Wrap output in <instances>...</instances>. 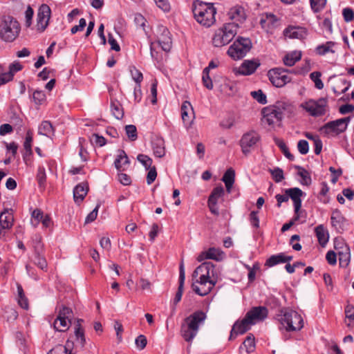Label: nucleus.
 Returning <instances> with one entry per match:
<instances>
[{"instance_id": "f257e3e1", "label": "nucleus", "mask_w": 354, "mask_h": 354, "mask_svg": "<svg viewBox=\"0 0 354 354\" xmlns=\"http://www.w3.org/2000/svg\"><path fill=\"white\" fill-rule=\"evenodd\" d=\"M207 319L203 310H196L184 319L180 326V334L185 341L191 343L197 335L199 328Z\"/></svg>"}, {"instance_id": "f03ea898", "label": "nucleus", "mask_w": 354, "mask_h": 354, "mask_svg": "<svg viewBox=\"0 0 354 354\" xmlns=\"http://www.w3.org/2000/svg\"><path fill=\"white\" fill-rule=\"evenodd\" d=\"M192 9L194 19L201 25L209 28L215 24L217 10L214 3L195 0Z\"/></svg>"}, {"instance_id": "7ed1b4c3", "label": "nucleus", "mask_w": 354, "mask_h": 354, "mask_svg": "<svg viewBox=\"0 0 354 354\" xmlns=\"http://www.w3.org/2000/svg\"><path fill=\"white\" fill-rule=\"evenodd\" d=\"M21 30L19 23L12 16H4L0 22V39L12 42L19 36Z\"/></svg>"}, {"instance_id": "20e7f679", "label": "nucleus", "mask_w": 354, "mask_h": 354, "mask_svg": "<svg viewBox=\"0 0 354 354\" xmlns=\"http://www.w3.org/2000/svg\"><path fill=\"white\" fill-rule=\"evenodd\" d=\"M279 317L281 324L288 331L299 330L304 326L302 317L295 310H286L281 311V314Z\"/></svg>"}, {"instance_id": "39448f33", "label": "nucleus", "mask_w": 354, "mask_h": 354, "mask_svg": "<svg viewBox=\"0 0 354 354\" xmlns=\"http://www.w3.org/2000/svg\"><path fill=\"white\" fill-rule=\"evenodd\" d=\"M252 41L248 37H238L229 47L227 55L234 60L244 57L252 48Z\"/></svg>"}, {"instance_id": "423d86ee", "label": "nucleus", "mask_w": 354, "mask_h": 354, "mask_svg": "<svg viewBox=\"0 0 354 354\" xmlns=\"http://www.w3.org/2000/svg\"><path fill=\"white\" fill-rule=\"evenodd\" d=\"M288 73H297L295 70H288L279 67L269 70L267 75L274 86L281 88L292 80V78L287 75Z\"/></svg>"}, {"instance_id": "0eeeda50", "label": "nucleus", "mask_w": 354, "mask_h": 354, "mask_svg": "<svg viewBox=\"0 0 354 354\" xmlns=\"http://www.w3.org/2000/svg\"><path fill=\"white\" fill-rule=\"evenodd\" d=\"M327 106V100L321 97L317 100L313 99L308 100L300 104L299 107L302 108L310 115L313 117H319L324 115L326 112V107Z\"/></svg>"}, {"instance_id": "6e6552de", "label": "nucleus", "mask_w": 354, "mask_h": 354, "mask_svg": "<svg viewBox=\"0 0 354 354\" xmlns=\"http://www.w3.org/2000/svg\"><path fill=\"white\" fill-rule=\"evenodd\" d=\"M263 122L268 125L279 123L283 118V113L279 108L275 106L265 107L262 109Z\"/></svg>"}, {"instance_id": "1a4fd4ad", "label": "nucleus", "mask_w": 354, "mask_h": 354, "mask_svg": "<svg viewBox=\"0 0 354 354\" xmlns=\"http://www.w3.org/2000/svg\"><path fill=\"white\" fill-rule=\"evenodd\" d=\"M198 279H212L216 278L215 276L214 265L209 261L204 262L198 266L193 272V277H198Z\"/></svg>"}, {"instance_id": "9d476101", "label": "nucleus", "mask_w": 354, "mask_h": 354, "mask_svg": "<svg viewBox=\"0 0 354 354\" xmlns=\"http://www.w3.org/2000/svg\"><path fill=\"white\" fill-rule=\"evenodd\" d=\"M227 17L229 20L228 22L238 25L239 28L245 22L247 18L244 8L240 5H236L230 8L227 12Z\"/></svg>"}, {"instance_id": "9b49d317", "label": "nucleus", "mask_w": 354, "mask_h": 354, "mask_svg": "<svg viewBox=\"0 0 354 354\" xmlns=\"http://www.w3.org/2000/svg\"><path fill=\"white\" fill-rule=\"evenodd\" d=\"M217 283L216 278L212 279H196V283L192 285V290L200 296L209 294Z\"/></svg>"}, {"instance_id": "f8f14e48", "label": "nucleus", "mask_w": 354, "mask_h": 354, "mask_svg": "<svg viewBox=\"0 0 354 354\" xmlns=\"http://www.w3.org/2000/svg\"><path fill=\"white\" fill-rule=\"evenodd\" d=\"M285 193L288 194V198H290L294 203L295 220L298 221L300 217L301 199L304 192L298 187H293L285 189Z\"/></svg>"}, {"instance_id": "ddd939ff", "label": "nucleus", "mask_w": 354, "mask_h": 354, "mask_svg": "<svg viewBox=\"0 0 354 354\" xmlns=\"http://www.w3.org/2000/svg\"><path fill=\"white\" fill-rule=\"evenodd\" d=\"M259 139V135L254 131L243 134L240 140L242 152L245 155H248L250 152V149L257 143Z\"/></svg>"}, {"instance_id": "4468645a", "label": "nucleus", "mask_w": 354, "mask_h": 354, "mask_svg": "<svg viewBox=\"0 0 354 354\" xmlns=\"http://www.w3.org/2000/svg\"><path fill=\"white\" fill-rule=\"evenodd\" d=\"M157 42L162 50L169 52L171 48L170 32L164 26H159L157 29Z\"/></svg>"}, {"instance_id": "2eb2a0df", "label": "nucleus", "mask_w": 354, "mask_h": 354, "mask_svg": "<svg viewBox=\"0 0 354 354\" xmlns=\"http://www.w3.org/2000/svg\"><path fill=\"white\" fill-rule=\"evenodd\" d=\"M51 10L47 4H42L37 13V26L40 32H43L47 28L50 17Z\"/></svg>"}, {"instance_id": "dca6fc26", "label": "nucleus", "mask_w": 354, "mask_h": 354, "mask_svg": "<svg viewBox=\"0 0 354 354\" xmlns=\"http://www.w3.org/2000/svg\"><path fill=\"white\" fill-rule=\"evenodd\" d=\"M346 130L343 125V120L339 119L328 122L321 128V131L324 134L332 136H337Z\"/></svg>"}, {"instance_id": "f3484780", "label": "nucleus", "mask_w": 354, "mask_h": 354, "mask_svg": "<svg viewBox=\"0 0 354 354\" xmlns=\"http://www.w3.org/2000/svg\"><path fill=\"white\" fill-rule=\"evenodd\" d=\"M14 223V217L12 209H4L0 214V237L6 236V230L12 228Z\"/></svg>"}, {"instance_id": "a211bd4d", "label": "nucleus", "mask_w": 354, "mask_h": 354, "mask_svg": "<svg viewBox=\"0 0 354 354\" xmlns=\"http://www.w3.org/2000/svg\"><path fill=\"white\" fill-rule=\"evenodd\" d=\"M268 314V310L265 306L252 307L246 314L245 316L254 325L258 322L264 320Z\"/></svg>"}, {"instance_id": "6ab92c4d", "label": "nucleus", "mask_w": 354, "mask_h": 354, "mask_svg": "<svg viewBox=\"0 0 354 354\" xmlns=\"http://www.w3.org/2000/svg\"><path fill=\"white\" fill-rule=\"evenodd\" d=\"M253 324L247 318L246 316L241 320L236 321L230 333V340H232L236 337V336L239 334H243L250 329L251 326Z\"/></svg>"}, {"instance_id": "aec40b11", "label": "nucleus", "mask_w": 354, "mask_h": 354, "mask_svg": "<svg viewBox=\"0 0 354 354\" xmlns=\"http://www.w3.org/2000/svg\"><path fill=\"white\" fill-rule=\"evenodd\" d=\"M260 64L257 59L244 60L237 68L236 73L242 75H250L257 71Z\"/></svg>"}, {"instance_id": "412c9836", "label": "nucleus", "mask_w": 354, "mask_h": 354, "mask_svg": "<svg viewBox=\"0 0 354 354\" xmlns=\"http://www.w3.org/2000/svg\"><path fill=\"white\" fill-rule=\"evenodd\" d=\"M194 110L189 102L185 101L181 106V117L185 125L189 126L194 118Z\"/></svg>"}, {"instance_id": "4be33fe9", "label": "nucleus", "mask_w": 354, "mask_h": 354, "mask_svg": "<svg viewBox=\"0 0 354 354\" xmlns=\"http://www.w3.org/2000/svg\"><path fill=\"white\" fill-rule=\"evenodd\" d=\"M307 35L305 28L291 26L284 30V35L291 39H304Z\"/></svg>"}, {"instance_id": "5701e85b", "label": "nucleus", "mask_w": 354, "mask_h": 354, "mask_svg": "<svg viewBox=\"0 0 354 354\" xmlns=\"http://www.w3.org/2000/svg\"><path fill=\"white\" fill-rule=\"evenodd\" d=\"M330 220L333 227H334L337 231L342 232L344 230L345 218L339 210L335 209L333 211Z\"/></svg>"}, {"instance_id": "b1692460", "label": "nucleus", "mask_w": 354, "mask_h": 354, "mask_svg": "<svg viewBox=\"0 0 354 354\" xmlns=\"http://www.w3.org/2000/svg\"><path fill=\"white\" fill-rule=\"evenodd\" d=\"M88 191V186L86 183H82L77 185L73 189V198L76 203H80L86 196Z\"/></svg>"}, {"instance_id": "393cba45", "label": "nucleus", "mask_w": 354, "mask_h": 354, "mask_svg": "<svg viewBox=\"0 0 354 354\" xmlns=\"http://www.w3.org/2000/svg\"><path fill=\"white\" fill-rule=\"evenodd\" d=\"M185 269H184V263L183 261H181L180 264L179 268V285L178 291L176 293L174 299V304L176 305L181 299L183 292V287L185 283Z\"/></svg>"}, {"instance_id": "a878e982", "label": "nucleus", "mask_w": 354, "mask_h": 354, "mask_svg": "<svg viewBox=\"0 0 354 354\" xmlns=\"http://www.w3.org/2000/svg\"><path fill=\"white\" fill-rule=\"evenodd\" d=\"M232 40L223 33V30L218 28L214 33L212 42L215 47H222L230 44Z\"/></svg>"}, {"instance_id": "bb28decb", "label": "nucleus", "mask_w": 354, "mask_h": 354, "mask_svg": "<svg viewBox=\"0 0 354 354\" xmlns=\"http://www.w3.org/2000/svg\"><path fill=\"white\" fill-rule=\"evenodd\" d=\"M341 250L338 251L337 254L339 257V263L340 267L346 268L351 261V253L349 247L342 243Z\"/></svg>"}, {"instance_id": "cd10ccee", "label": "nucleus", "mask_w": 354, "mask_h": 354, "mask_svg": "<svg viewBox=\"0 0 354 354\" xmlns=\"http://www.w3.org/2000/svg\"><path fill=\"white\" fill-rule=\"evenodd\" d=\"M152 149L155 156L162 158L165 154V141L159 137L154 138L151 141Z\"/></svg>"}, {"instance_id": "c85d7f7f", "label": "nucleus", "mask_w": 354, "mask_h": 354, "mask_svg": "<svg viewBox=\"0 0 354 354\" xmlns=\"http://www.w3.org/2000/svg\"><path fill=\"white\" fill-rule=\"evenodd\" d=\"M130 164L129 159L124 150H119L117 158L114 161L115 168L118 171L124 170L126 166Z\"/></svg>"}, {"instance_id": "c756f323", "label": "nucleus", "mask_w": 354, "mask_h": 354, "mask_svg": "<svg viewBox=\"0 0 354 354\" xmlns=\"http://www.w3.org/2000/svg\"><path fill=\"white\" fill-rule=\"evenodd\" d=\"M315 232L317 238L319 243L324 247L328 241L329 234L328 230L323 225H319L315 229Z\"/></svg>"}, {"instance_id": "7c9ffc66", "label": "nucleus", "mask_w": 354, "mask_h": 354, "mask_svg": "<svg viewBox=\"0 0 354 354\" xmlns=\"http://www.w3.org/2000/svg\"><path fill=\"white\" fill-rule=\"evenodd\" d=\"M219 28L223 30V33L225 34L227 37L232 40L236 35L239 28L236 24L226 22Z\"/></svg>"}, {"instance_id": "2f4dec72", "label": "nucleus", "mask_w": 354, "mask_h": 354, "mask_svg": "<svg viewBox=\"0 0 354 354\" xmlns=\"http://www.w3.org/2000/svg\"><path fill=\"white\" fill-rule=\"evenodd\" d=\"M301 58V53L300 51H292L286 55L283 59V64L287 66H292L295 63Z\"/></svg>"}, {"instance_id": "473e14b6", "label": "nucleus", "mask_w": 354, "mask_h": 354, "mask_svg": "<svg viewBox=\"0 0 354 354\" xmlns=\"http://www.w3.org/2000/svg\"><path fill=\"white\" fill-rule=\"evenodd\" d=\"M71 324V320L57 317L53 323V326L57 331L65 332L69 328Z\"/></svg>"}, {"instance_id": "72a5a7b5", "label": "nucleus", "mask_w": 354, "mask_h": 354, "mask_svg": "<svg viewBox=\"0 0 354 354\" xmlns=\"http://www.w3.org/2000/svg\"><path fill=\"white\" fill-rule=\"evenodd\" d=\"M111 111L113 115L118 120L122 119L124 115V111L121 104L116 100L111 101Z\"/></svg>"}, {"instance_id": "f704fd0d", "label": "nucleus", "mask_w": 354, "mask_h": 354, "mask_svg": "<svg viewBox=\"0 0 354 354\" xmlns=\"http://www.w3.org/2000/svg\"><path fill=\"white\" fill-rule=\"evenodd\" d=\"M335 45L333 41H326L325 44L319 45L315 48V52L319 55H324L328 53H335L333 47Z\"/></svg>"}, {"instance_id": "c9c22d12", "label": "nucleus", "mask_w": 354, "mask_h": 354, "mask_svg": "<svg viewBox=\"0 0 354 354\" xmlns=\"http://www.w3.org/2000/svg\"><path fill=\"white\" fill-rule=\"evenodd\" d=\"M82 322H83V320L81 319H78L77 320V324L75 326V335L76 338L80 339L82 347H84L86 344V339L84 336V331L82 326Z\"/></svg>"}, {"instance_id": "e433bc0d", "label": "nucleus", "mask_w": 354, "mask_h": 354, "mask_svg": "<svg viewBox=\"0 0 354 354\" xmlns=\"http://www.w3.org/2000/svg\"><path fill=\"white\" fill-rule=\"evenodd\" d=\"M224 194V189L220 185L213 189L211 194L209 196L208 201L212 205L217 204L218 200Z\"/></svg>"}, {"instance_id": "4c0bfd02", "label": "nucleus", "mask_w": 354, "mask_h": 354, "mask_svg": "<svg viewBox=\"0 0 354 354\" xmlns=\"http://www.w3.org/2000/svg\"><path fill=\"white\" fill-rule=\"evenodd\" d=\"M206 252L209 259L220 261L223 259L224 252L220 248H209Z\"/></svg>"}, {"instance_id": "58836bf2", "label": "nucleus", "mask_w": 354, "mask_h": 354, "mask_svg": "<svg viewBox=\"0 0 354 354\" xmlns=\"http://www.w3.org/2000/svg\"><path fill=\"white\" fill-rule=\"evenodd\" d=\"M33 263L41 270L47 271L48 263L44 253L34 254Z\"/></svg>"}, {"instance_id": "ea45409f", "label": "nucleus", "mask_w": 354, "mask_h": 354, "mask_svg": "<svg viewBox=\"0 0 354 354\" xmlns=\"http://www.w3.org/2000/svg\"><path fill=\"white\" fill-rule=\"evenodd\" d=\"M283 253H279L270 256L266 261L265 266L268 267H272L279 263H283Z\"/></svg>"}, {"instance_id": "a19ab883", "label": "nucleus", "mask_w": 354, "mask_h": 354, "mask_svg": "<svg viewBox=\"0 0 354 354\" xmlns=\"http://www.w3.org/2000/svg\"><path fill=\"white\" fill-rule=\"evenodd\" d=\"M53 133V127L49 121H43L39 127V133L49 136Z\"/></svg>"}, {"instance_id": "79ce46f5", "label": "nucleus", "mask_w": 354, "mask_h": 354, "mask_svg": "<svg viewBox=\"0 0 354 354\" xmlns=\"http://www.w3.org/2000/svg\"><path fill=\"white\" fill-rule=\"evenodd\" d=\"M32 242L34 254L44 253V244L41 243V238L39 235H35L32 238Z\"/></svg>"}, {"instance_id": "37998d69", "label": "nucleus", "mask_w": 354, "mask_h": 354, "mask_svg": "<svg viewBox=\"0 0 354 354\" xmlns=\"http://www.w3.org/2000/svg\"><path fill=\"white\" fill-rule=\"evenodd\" d=\"M296 168L299 170L298 175L301 178V183L304 185H309L311 183V178L308 171L299 166H296Z\"/></svg>"}, {"instance_id": "c03bdc74", "label": "nucleus", "mask_w": 354, "mask_h": 354, "mask_svg": "<svg viewBox=\"0 0 354 354\" xmlns=\"http://www.w3.org/2000/svg\"><path fill=\"white\" fill-rule=\"evenodd\" d=\"M277 21V17L271 13H266L265 17H262L261 19L260 23L262 27H265L266 26H274V24Z\"/></svg>"}, {"instance_id": "a18cd8bd", "label": "nucleus", "mask_w": 354, "mask_h": 354, "mask_svg": "<svg viewBox=\"0 0 354 354\" xmlns=\"http://www.w3.org/2000/svg\"><path fill=\"white\" fill-rule=\"evenodd\" d=\"M328 191H329V187H328L327 183L325 182L322 183V189L318 195V198L321 202H322L324 203H328L329 197L327 195Z\"/></svg>"}, {"instance_id": "49530a36", "label": "nucleus", "mask_w": 354, "mask_h": 354, "mask_svg": "<svg viewBox=\"0 0 354 354\" xmlns=\"http://www.w3.org/2000/svg\"><path fill=\"white\" fill-rule=\"evenodd\" d=\"M243 344L245 348L247 353H249L252 352L255 348L254 336L252 334H249L243 342Z\"/></svg>"}, {"instance_id": "de8ad7c7", "label": "nucleus", "mask_w": 354, "mask_h": 354, "mask_svg": "<svg viewBox=\"0 0 354 354\" xmlns=\"http://www.w3.org/2000/svg\"><path fill=\"white\" fill-rule=\"evenodd\" d=\"M322 73L319 71H315L310 74V78L314 82L315 86L318 89H322L324 88V83L320 79Z\"/></svg>"}, {"instance_id": "09e8293b", "label": "nucleus", "mask_w": 354, "mask_h": 354, "mask_svg": "<svg viewBox=\"0 0 354 354\" xmlns=\"http://www.w3.org/2000/svg\"><path fill=\"white\" fill-rule=\"evenodd\" d=\"M327 0H310V7L314 12H320L326 4Z\"/></svg>"}, {"instance_id": "8fccbe9b", "label": "nucleus", "mask_w": 354, "mask_h": 354, "mask_svg": "<svg viewBox=\"0 0 354 354\" xmlns=\"http://www.w3.org/2000/svg\"><path fill=\"white\" fill-rule=\"evenodd\" d=\"M202 81L205 87L209 90L213 88V82L209 77V72L207 71V68H204L203 71Z\"/></svg>"}, {"instance_id": "3c124183", "label": "nucleus", "mask_w": 354, "mask_h": 354, "mask_svg": "<svg viewBox=\"0 0 354 354\" xmlns=\"http://www.w3.org/2000/svg\"><path fill=\"white\" fill-rule=\"evenodd\" d=\"M222 180L224 183H234L235 171L232 168H230L224 173Z\"/></svg>"}, {"instance_id": "603ef678", "label": "nucleus", "mask_w": 354, "mask_h": 354, "mask_svg": "<svg viewBox=\"0 0 354 354\" xmlns=\"http://www.w3.org/2000/svg\"><path fill=\"white\" fill-rule=\"evenodd\" d=\"M13 80L11 73L3 72V66L0 64V86Z\"/></svg>"}, {"instance_id": "864d4df0", "label": "nucleus", "mask_w": 354, "mask_h": 354, "mask_svg": "<svg viewBox=\"0 0 354 354\" xmlns=\"http://www.w3.org/2000/svg\"><path fill=\"white\" fill-rule=\"evenodd\" d=\"M126 134L128 138L131 140L134 141L138 138L137 129L135 125L129 124L125 127Z\"/></svg>"}, {"instance_id": "5fc2aeb1", "label": "nucleus", "mask_w": 354, "mask_h": 354, "mask_svg": "<svg viewBox=\"0 0 354 354\" xmlns=\"http://www.w3.org/2000/svg\"><path fill=\"white\" fill-rule=\"evenodd\" d=\"M130 72L133 80L136 82V84H140L143 80L142 73L138 70L135 66L130 67Z\"/></svg>"}, {"instance_id": "6e6d98bb", "label": "nucleus", "mask_w": 354, "mask_h": 354, "mask_svg": "<svg viewBox=\"0 0 354 354\" xmlns=\"http://www.w3.org/2000/svg\"><path fill=\"white\" fill-rule=\"evenodd\" d=\"M37 180L40 187H43L46 183V174L45 168L44 167L39 166L38 167L37 174Z\"/></svg>"}, {"instance_id": "4d7b16f0", "label": "nucleus", "mask_w": 354, "mask_h": 354, "mask_svg": "<svg viewBox=\"0 0 354 354\" xmlns=\"http://www.w3.org/2000/svg\"><path fill=\"white\" fill-rule=\"evenodd\" d=\"M251 95L259 103L261 104H266L267 103L266 95L261 90L252 91Z\"/></svg>"}, {"instance_id": "13d9d810", "label": "nucleus", "mask_w": 354, "mask_h": 354, "mask_svg": "<svg viewBox=\"0 0 354 354\" xmlns=\"http://www.w3.org/2000/svg\"><path fill=\"white\" fill-rule=\"evenodd\" d=\"M73 316V311L72 310L66 307L65 306H62V308L59 310V313L57 317L59 318H64L67 319L68 320H71V317Z\"/></svg>"}, {"instance_id": "bf43d9fd", "label": "nucleus", "mask_w": 354, "mask_h": 354, "mask_svg": "<svg viewBox=\"0 0 354 354\" xmlns=\"http://www.w3.org/2000/svg\"><path fill=\"white\" fill-rule=\"evenodd\" d=\"M138 160L142 164L147 170L151 167L152 159L147 155L139 154L137 157Z\"/></svg>"}, {"instance_id": "052dcab7", "label": "nucleus", "mask_w": 354, "mask_h": 354, "mask_svg": "<svg viewBox=\"0 0 354 354\" xmlns=\"http://www.w3.org/2000/svg\"><path fill=\"white\" fill-rule=\"evenodd\" d=\"M45 216L43 212L38 209H35L32 213V224L34 227L37 226L41 220Z\"/></svg>"}, {"instance_id": "680f3d73", "label": "nucleus", "mask_w": 354, "mask_h": 354, "mask_svg": "<svg viewBox=\"0 0 354 354\" xmlns=\"http://www.w3.org/2000/svg\"><path fill=\"white\" fill-rule=\"evenodd\" d=\"M272 178L276 183H279L284 179L283 171L281 169L277 167L270 170Z\"/></svg>"}, {"instance_id": "e2e57ef3", "label": "nucleus", "mask_w": 354, "mask_h": 354, "mask_svg": "<svg viewBox=\"0 0 354 354\" xmlns=\"http://www.w3.org/2000/svg\"><path fill=\"white\" fill-rule=\"evenodd\" d=\"M277 145L279 147V149L281 150L283 155L288 159H289L290 160H294V156L290 153L288 147H287V145H286V143L283 141H282V140L278 141L277 142Z\"/></svg>"}, {"instance_id": "0e129e2a", "label": "nucleus", "mask_w": 354, "mask_h": 354, "mask_svg": "<svg viewBox=\"0 0 354 354\" xmlns=\"http://www.w3.org/2000/svg\"><path fill=\"white\" fill-rule=\"evenodd\" d=\"M16 344L20 349H24L26 347V339L24 334L21 332H16L15 335Z\"/></svg>"}, {"instance_id": "69168bd1", "label": "nucleus", "mask_w": 354, "mask_h": 354, "mask_svg": "<svg viewBox=\"0 0 354 354\" xmlns=\"http://www.w3.org/2000/svg\"><path fill=\"white\" fill-rule=\"evenodd\" d=\"M297 149L301 154H306L309 150L308 142L305 140H300L297 143Z\"/></svg>"}, {"instance_id": "338daca9", "label": "nucleus", "mask_w": 354, "mask_h": 354, "mask_svg": "<svg viewBox=\"0 0 354 354\" xmlns=\"http://www.w3.org/2000/svg\"><path fill=\"white\" fill-rule=\"evenodd\" d=\"M135 343L139 350H143L147 346V340L145 335H140L136 337Z\"/></svg>"}, {"instance_id": "774afa93", "label": "nucleus", "mask_w": 354, "mask_h": 354, "mask_svg": "<svg viewBox=\"0 0 354 354\" xmlns=\"http://www.w3.org/2000/svg\"><path fill=\"white\" fill-rule=\"evenodd\" d=\"M342 15L346 22H350L354 19V12L353 9L350 8H344Z\"/></svg>"}]
</instances>
